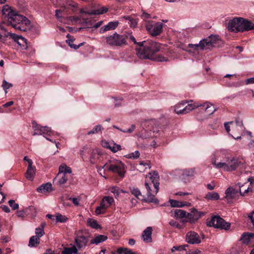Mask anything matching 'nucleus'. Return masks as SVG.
Here are the masks:
<instances>
[{"mask_svg": "<svg viewBox=\"0 0 254 254\" xmlns=\"http://www.w3.org/2000/svg\"><path fill=\"white\" fill-rule=\"evenodd\" d=\"M160 45L156 42L148 43L144 48L138 49L137 51V57L141 60L149 59L158 62L167 61V59L162 56L155 57L156 53L159 51Z\"/></svg>", "mask_w": 254, "mask_h": 254, "instance_id": "obj_1", "label": "nucleus"}, {"mask_svg": "<svg viewBox=\"0 0 254 254\" xmlns=\"http://www.w3.org/2000/svg\"><path fill=\"white\" fill-rule=\"evenodd\" d=\"M148 177L150 182H145V186L147 190L146 196H145V202H153L158 204L159 201L155 197V195L159 190V179L158 173L154 171L152 174L149 173Z\"/></svg>", "mask_w": 254, "mask_h": 254, "instance_id": "obj_2", "label": "nucleus"}, {"mask_svg": "<svg viewBox=\"0 0 254 254\" xmlns=\"http://www.w3.org/2000/svg\"><path fill=\"white\" fill-rule=\"evenodd\" d=\"M7 24L15 29L26 31L30 28V21L26 17L14 12L8 14Z\"/></svg>", "mask_w": 254, "mask_h": 254, "instance_id": "obj_3", "label": "nucleus"}, {"mask_svg": "<svg viewBox=\"0 0 254 254\" xmlns=\"http://www.w3.org/2000/svg\"><path fill=\"white\" fill-rule=\"evenodd\" d=\"M222 43V41L218 36L211 35L201 40L199 44H189L188 47L195 50L199 49L204 50L209 49L213 47H219Z\"/></svg>", "mask_w": 254, "mask_h": 254, "instance_id": "obj_4", "label": "nucleus"}, {"mask_svg": "<svg viewBox=\"0 0 254 254\" xmlns=\"http://www.w3.org/2000/svg\"><path fill=\"white\" fill-rule=\"evenodd\" d=\"M224 127L228 133H229L231 130L230 128H231L232 132L233 134L232 135V136L235 139H239L241 138V136H237V135L242 134L245 129L243 121L240 119H236L235 122L225 123Z\"/></svg>", "mask_w": 254, "mask_h": 254, "instance_id": "obj_5", "label": "nucleus"}, {"mask_svg": "<svg viewBox=\"0 0 254 254\" xmlns=\"http://www.w3.org/2000/svg\"><path fill=\"white\" fill-rule=\"evenodd\" d=\"M125 35H120L117 32L105 37L106 43L111 47H122L127 44Z\"/></svg>", "mask_w": 254, "mask_h": 254, "instance_id": "obj_6", "label": "nucleus"}, {"mask_svg": "<svg viewBox=\"0 0 254 254\" xmlns=\"http://www.w3.org/2000/svg\"><path fill=\"white\" fill-rule=\"evenodd\" d=\"M206 225L209 227H214L225 230H229L230 228V223L226 222L222 218L218 215L212 216L210 219H207Z\"/></svg>", "mask_w": 254, "mask_h": 254, "instance_id": "obj_7", "label": "nucleus"}, {"mask_svg": "<svg viewBox=\"0 0 254 254\" xmlns=\"http://www.w3.org/2000/svg\"><path fill=\"white\" fill-rule=\"evenodd\" d=\"M212 163L216 168H222L226 171H232L235 170L239 166L238 159L233 158L228 160L226 162L217 163L215 159H212Z\"/></svg>", "mask_w": 254, "mask_h": 254, "instance_id": "obj_8", "label": "nucleus"}, {"mask_svg": "<svg viewBox=\"0 0 254 254\" xmlns=\"http://www.w3.org/2000/svg\"><path fill=\"white\" fill-rule=\"evenodd\" d=\"M145 27L147 31L153 36L159 35L162 32L163 24L160 22L146 21Z\"/></svg>", "mask_w": 254, "mask_h": 254, "instance_id": "obj_9", "label": "nucleus"}, {"mask_svg": "<svg viewBox=\"0 0 254 254\" xmlns=\"http://www.w3.org/2000/svg\"><path fill=\"white\" fill-rule=\"evenodd\" d=\"M186 102L182 101V102L176 105L174 107V111L177 114H186L189 113L191 110L197 108L199 105L195 104H188L184 107L186 104Z\"/></svg>", "mask_w": 254, "mask_h": 254, "instance_id": "obj_10", "label": "nucleus"}, {"mask_svg": "<svg viewBox=\"0 0 254 254\" xmlns=\"http://www.w3.org/2000/svg\"><path fill=\"white\" fill-rule=\"evenodd\" d=\"M125 167L121 162H116L115 163L111 164L108 167V170L114 173H117L119 176L123 178L124 177Z\"/></svg>", "mask_w": 254, "mask_h": 254, "instance_id": "obj_11", "label": "nucleus"}, {"mask_svg": "<svg viewBox=\"0 0 254 254\" xmlns=\"http://www.w3.org/2000/svg\"><path fill=\"white\" fill-rule=\"evenodd\" d=\"M240 26L241 17H236L233 18L232 20L229 21L227 26V28L228 30L232 32H241V30H242V29L241 28V27Z\"/></svg>", "mask_w": 254, "mask_h": 254, "instance_id": "obj_12", "label": "nucleus"}, {"mask_svg": "<svg viewBox=\"0 0 254 254\" xmlns=\"http://www.w3.org/2000/svg\"><path fill=\"white\" fill-rule=\"evenodd\" d=\"M186 240L190 244H198L201 242V238L194 231H190L186 235Z\"/></svg>", "mask_w": 254, "mask_h": 254, "instance_id": "obj_13", "label": "nucleus"}, {"mask_svg": "<svg viewBox=\"0 0 254 254\" xmlns=\"http://www.w3.org/2000/svg\"><path fill=\"white\" fill-rule=\"evenodd\" d=\"M152 228L151 227H147L142 233L141 238L143 241L146 243H151L152 242Z\"/></svg>", "mask_w": 254, "mask_h": 254, "instance_id": "obj_14", "label": "nucleus"}, {"mask_svg": "<svg viewBox=\"0 0 254 254\" xmlns=\"http://www.w3.org/2000/svg\"><path fill=\"white\" fill-rule=\"evenodd\" d=\"M195 104L199 105L198 107H202V109L204 110L207 115H211L216 110V109L214 107V105L208 102H206L203 104Z\"/></svg>", "mask_w": 254, "mask_h": 254, "instance_id": "obj_15", "label": "nucleus"}, {"mask_svg": "<svg viewBox=\"0 0 254 254\" xmlns=\"http://www.w3.org/2000/svg\"><path fill=\"white\" fill-rule=\"evenodd\" d=\"M241 32L249 31L254 29V24L251 21L241 17Z\"/></svg>", "mask_w": 254, "mask_h": 254, "instance_id": "obj_16", "label": "nucleus"}, {"mask_svg": "<svg viewBox=\"0 0 254 254\" xmlns=\"http://www.w3.org/2000/svg\"><path fill=\"white\" fill-rule=\"evenodd\" d=\"M119 22L118 21H111L109 22L107 25H104L100 29V33L101 34L104 32L115 29L118 26Z\"/></svg>", "mask_w": 254, "mask_h": 254, "instance_id": "obj_17", "label": "nucleus"}, {"mask_svg": "<svg viewBox=\"0 0 254 254\" xmlns=\"http://www.w3.org/2000/svg\"><path fill=\"white\" fill-rule=\"evenodd\" d=\"M240 241L243 244H248L254 241V233L245 232L243 233L241 237Z\"/></svg>", "mask_w": 254, "mask_h": 254, "instance_id": "obj_18", "label": "nucleus"}, {"mask_svg": "<svg viewBox=\"0 0 254 254\" xmlns=\"http://www.w3.org/2000/svg\"><path fill=\"white\" fill-rule=\"evenodd\" d=\"M76 246L79 249L85 248L88 243L87 237L83 236H78L75 240Z\"/></svg>", "mask_w": 254, "mask_h": 254, "instance_id": "obj_19", "label": "nucleus"}, {"mask_svg": "<svg viewBox=\"0 0 254 254\" xmlns=\"http://www.w3.org/2000/svg\"><path fill=\"white\" fill-rule=\"evenodd\" d=\"M196 174L194 168L186 169L183 171L182 176L184 178L193 179Z\"/></svg>", "mask_w": 254, "mask_h": 254, "instance_id": "obj_20", "label": "nucleus"}, {"mask_svg": "<svg viewBox=\"0 0 254 254\" xmlns=\"http://www.w3.org/2000/svg\"><path fill=\"white\" fill-rule=\"evenodd\" d=\"M52 190V185L50 183L42 184L37 189V191L40 193L51 192Z\"/></svg>", "mask_w": 254, "mask_h": 254, "instance_id": "obj_21", "label": "nucleus"}, {"mask_svg": "<svg viewBox=\"0 0 254 254\" xmlns=\"http://www.w3.org/2000/svg\"><path fill=\"white\" fill-rule=\"evenodd\" d=\"M9 36H10V38L13 39L15 42H16L19 45H21V43L19 42V40L22 41L24 43H25V41H26V39H25L24 38L10 32H7V33L3 35V36H5V39Z\"/></svg>", "mask_w": 254, "mask_h": 254, "instance_id": "obj_22", "label": "nucleus"}, {"mask_svg": "<svg viewBox=\"0 0 254 254\" xmlns=\"http://www.w3.org/2000/svg\"><path fill=\"white\" fill-rule=\"evenodd\" d=\"M36 168L32 166H28L26 173V178L27 179L32 181L35 176Z\"/></svg>", "mask_w": 254, "mask_h": 254, "instance_id": "obj_23", "label": "nucleus"}, {"mask_svg": "<svg viewBox=\"0 0 254 254\" xmlns=\"http://www.w3.org/2000/svg\"><path fill=\"white\" fill-rule=\"evenodd\" d=\"M130 190L132 194L134 195L138 199L145 201V196L142 195L139 190L134 187L130 188Z\"/></svg>", "mask_w": 254, "mask_h": 254, "instance_id": "obj_24", "label": "nucleus"}, {"mask_svg": "<svg viewBox=\"0 0 254 254\" xmlns=\"http://www.w3.org/2000/svg\"><path fill=\"white\" fill-rule=\"evenodd\" d=\"M55 180L57 181L58 184L61 185L66 182L67 177L65 173H58Z\"/></svg>", "mask_w": 254, "mask_h": 254, "instance_id": "obj_25", "label": "nucleus"}, {"mask_svg": "<svg viewBox=\"0 0 254 254\" xmlns=\"http://www.w3.org/2000/svg\"><path fill=\"white\" fill-rule=\"evenodd\" d=\"M238 193V190L232 187L228 188L225 191L226 196L227 199L233 198L236 196Z\"/></svg>", "mask_w": 254, "mask_h": 254, "instance_id": "obj_26", "label": "nucleus"}, {"mask_svg": "<svg viewBox=\"0 0 254 254\" xmlns=\"http://www.w3.org/2000/svg\"><path fill=\"white\" fill-rule=\"evenodd\" d=\"M107 239V237L106 236L103 235H98L95 236L94 239L91 240L90 243L91 244H95L97 245L101 242L105 241Z\"/></svg>", "mask_w": 254, "mask_h": 254, "instance_id": "obj_27", "label": "nucleus"}, {"mask_svg": "<svg viewBox=\"0 0 254 254\" xmlns=\"http://www.w3.org/2000/svg\"><path fill=\"white\" fill-rule=\"evenodd\" d=\"M108 11V8L106 7H101L99 8L90 11V12H87V14L89 15H98L102 14L107 12Z\"/></svg>", "mask_w": 254, "mask_h": 254, "instance_id": "obj_28", "label": "nucleus"}, {"mask_svg": "<svg viewBox=\"0 0 254 254\" xmlns=\"http://www.w3.org/2000/svg\"><path fill=\"white\" fill-rule=\"evenodd\" d=\"M205 198L207 200H217L219 199L220 196L217 192H209L206 194Z\"/></svg>", "mask_w": 254, "mask_h": 254, "instance_id": "obj_29", "label": "nucleus"}, {"mask_svg": "<svg viewBox=\"0 0 254 254\" xmlns=\"http://www.w3.org/2000/svg\"><path fill=\"white\" fill-rule=\"evenodd\" d=\"M114 199L113 197L110 196H105L103 198L101 203L103 206H105L107 208L114 202Z\"/></svg>", "mask_w": 254, "mask_h": 254, "instance_id": "obj_30", "label": "nucleus"}, {"mask_svg": "<svg viewBox=\"0 0 254 254\" xmlns=\"http://www.w3.org/2000/svg\"><path fill=\"white\" fill-rule=\"evenodd\" d=\"M100 152L98 149L93 150L90 156V161L91 163L95 164L100 155Z\"/></svg>", "mask_w": 254, "mask_h": 254, "instance_id": "obj_31", "label": "nucleus"}, {"mask_svg": "<svg viewBox=\"0 0 254 254\" xmlns=\"http://www.w3.org/2000/svg\"><path fill=\"white\" fill-rule=\"evenodd\" d=\"M115 254H136L135 253L132 252L127 248H118Z\"/></svg>", "mask_w": 254, "mask_h": 254, "instance_id": "obj_32", "label": "nucleus"}, {"mask_svg": "<svg viewBox=\"0 0 254 254\" xmlns=\"http://www.w3.org/2000/svg\"><path fill=\"white\" fill-rule=\"evenodd\" d=\"M40 244V238L36 236L31 237L29 240V246L31 247H36Z\"/></svg>", "mask_w": 254, "mask_h": 254, "instance_id": "obj_33", "label": "nucleus"}, {"mask_svg": "<svg viewBox=\"0 0 254 254\" xmlns=\"http://www.w3.org/2000/svg\"><path fill=\"white\" fill-rule=\"evenodd\" d=\"M186 211L182 209H176L174 211V217L176 218H185Z\"/></svg>", "mask_w": 254, "mask_h": 254, "instance_id": "obj_34", "label": "nucleus"}, {"mask_svg": "<svg viewBox=\"0 0 254 254\" xmlns=\"http://www.w3.org/2000/svg\"><path fill=\"white\" fill-rule=\"evenodd\" d=\"M45 226V224L44 223H42L41 224L40 227L37 228L35 229L36 236L40 238L44 235L45 232L44 228Z\"/></svg>", "mask_w": 254, "mask_h": 254, "instance_id": "obj_35", "label": "nucleus"}, {"mask_svg": "<svg viewBox=\"0 0 254 254\" xmlns=\"http://www.w3.org/2000/svg\"><path fill=\"white\" fill-rule=\"evenodd\" d=\"M77 249L74 246L70 248H66L62 252L63 254H72L77 253Z\"/></svg>", "mask_w": 254, "mask_h": 254, "instance_id": "obj_36", "label": "nucleus"}, {"mask_svg": "<svg viewBox=\"0 0 254 254\" xmlns=\"http://www.w3.org/2000/svg\"><path fill=\"white\" fill-rule=\"evenodd\" d=\"M169 202L171 206L174 207H182L185 205H187V204H184L182 202L174 199H170Z\"/></svg>", "mask_w": 254, "mask_h": 254, "instance_id": "obj_37", "label": "nucleus"}, {"mask_svg": "<svg viewBox=\"0 0 254 254\" xmlns=\"http://www.w3.org/2000/svg\"><path fill=\"white\" fill-rule=\"evenodd\" d=\"M193 216L194 217L195 221L198 220L202 215H204V213L198 211L196 209L193 208L191 210Z\"/></svg>", "mask_w": 254, "mask_h": 254, "instance_id": "obj_38", "label": "nucleus"}, {"mask_svg": "<svg viewBox=\"0 0 254 254\" xmlns=\"http://www.w3.org/2000/svg\"><path fill=\"white\" fill-rule=\"evenodd\" d=\"M2 12L3 15L7 16L8 18L9 14H13L14 13V12L7 5H5L3 6Z\"/></svg>", "mask_w": 254, "mask_h": 254, "instance_id": "obj_39", "label": "nucleus"}, {"mask_svg": "<svg viewBox=\"0 0 254 254\" xmlns=\"http://www.w3.org/2000/svg\"><path fill=\"white\" fill-rule=\"evenodd\" d=\"M102 129H103V128L100 125L95 126L92 130L87 132V134L97 133Z\"/></svg>", "mask_w": 254, "mask_h": 254, "instance_id": "obj_40", "label": "nucleus"}, {"mask_svg": "<svg viewBox=\"0 0 254 254\" xmlns=\"http://www.w3.org/2000/svg\"><path fill=\"white\" fill-rule=\"evenodd\" d=\"M139 170L140 172L144 171L145 169L147 168L150 169L151 166L149 164L147 163H144L143 162H140L138 166Z\"/></svg>", "mask_w": 254, "mask_h": 254, "instance_id": "obj_41", "label": "nucleus"}, {"mask_svg": "<svg viewBox=\"0 0 254 254\" xmlns=\"http://www.w3.org/2000/svg\"><path fill=\"white\" fill-rule=\"evenodd\" d=\"M13 86L12 84L7 82L5 80H3L2 84V87L5 91V93H7V90L12 87Z\"/></svg>", "mask_w": 254, "mask_h": 254, "instance_id": "obj_42", "label": "nucleus"}, {"mask_svg": "<svg viewBox=\"0 0 254 254\" xmlns=\"http://www.w3.org/2000/svg\"><path fill=\"white\" fill-rule=\"evenodd\" d=\"M87 223H88L89 225L92 228L98 229L100 227V225L97 223V221L94 220L88 219L87 220Z\"/></svg>", "mask_w": 254, "mask_h": 254, "instance_id": "obj_43", "label": "nucleus"}, {"mask_svg": "<svg viewBox=\"0 0 254 254\" xmlns=\"http://www.w3.org/2000/svg\"><path fill=\"white\" fill-rule=\"evenodd\" d=\"M109 149L113 152H116L118 151L121 150V146L120 145L117 144L114 142H112V145L109 147Z\"/></svg>", "mask_w": 254, "mask_h": 254, "instance_id": "obj_44", "label": "nucleus"}, {"mask_svg": "<svg viewBox=\"0 0 254 254\" xmlns=\"http://www.w3.org/2000/svg\"><path fill=\"white\" fill-rule=\"evenodd\" d=\"M113 127L116 128L123 132H127L128 133H132L135 130V129L136 128L135 126L134 125H132L127 130H123V129L120 128L119 127H117L116 126H113Z\"/></svg>", "mask_w": 254, "mask_h": 254, "instance_id": "obj_45", "label": "nucleus"}, {"mask_svg": "<svg viewBox=\"0 0 254 254\" xmlns=\"http://www.w3.org/2000/svg\"><path fill=\"white\" fill-rule=\"evenodd\" d=\"M140 153L138 151H135L134 152H132L126 155L125 156L127 158L129 159H137L139 158Z\"/></svg>", "mask_w": 254, "mask_h": 254, "instance_id": "obj_46", "label": "nucleus"}, {"mask_svg": "<svg viewBox=\"0 0 254 254\" xmlns=\"http://www.w3.org/2000/svg\"><path fill=\"white\" fill-rule=\"evenodd\" d=\"M56 220L58 222L64 223L67 221V218L64 215H62L61 214H58L56 215Z\"/></svg>", "mask_w": 254, "mask_h": 254, "instance_id": "obj_47", "label": "nucleus"}, {"mask_svg": "<svg viewBox=\"0 0 254 254\" xmlns=\"http://www.w3.org/2000/svg\"><path fill=\"white\" fill-rule=\"evenodd\" d=\"M185 218L189 220V221L190 223H194L196 222L191 211L190 212V213H188L186 212Z\"/></svg>", "mask_w": 254, "mask_h": 254, "instance_id": "obj_48", "label": "nucleus"}, {"mask_svg": "<svg viewBox=\"0 0 254 254\" xmlns=\"http://www.w3.org/2000/svg\"><path fill=\"white\" fill-rule=\"evenodd\" d=\"M101 202L100 206L96 208L95 212L97 214L103 213L104 211L103 210H105L107 208L105 206H103Z\"/></svg>", "mask_w": 254, "mask_h": 254, "instance_id": "obj_49", "label": "nucleus"}, {"mask_svg": "<svg viewBox=\"0 0 254 254\" xmlns=\"http://www.w3.org/2000/svg\"><path fill=\"white\" fill-rule=\"evenodd\" d=\"M243 187H244V185H242V186H239V187H240V188H239V191H240V193H241V194L242 195H244L246 193H248V192L252 191V188H250V187H248V188H247V189H245V190L243 192L242 191V188Z\"/></svg>", "mask_w": 254, "mask_h": 254, "instance_id": "obj_50", "label": "nucleus"}, {"mask_svg": "<svg viewBox=\"0 0 254 254\" xmlns=\"http://www.w3.org/2000/svg\"><path fill=\"white\" fill-rule=\"evenodd\" d=\"M81 23L86 25L88 27L92 26V23L91 21L87 18H82Z\"/></svg>", "mask_w": 254, "mask_h": 254, "instance_id": "obj_51", "label": "nucleus"}, {"mask_svg": "<svg viewBox=\"0 0 254 254\" xmlns=\"http://www.w3.org/2000/svg\"><path fill=\"white\" fill-rule=\"evenodd\" d=\"M8 203H9V206L12 208V209L16 210L18 208L19 205L18 203H15L14 200H9Z\"/></svg>", "mask_w": 254, "mask_h": 254, "instance_id": "obj_52", "label": "nucleus"}, {"mask_svg": "<svg viewBox=\"0 0 254 254\" xmlns=\"http://www.w3.org/2000/svg\"><path fill=\"white\" fill-rule=\"evenodd\" d=\"M66 43H68V45L71 48L75 50H77L79 48V46H77L75 44H74L73 40L72 39H68L66 40Z\"/></svg>", "mask_w": 254, "mask_h": 254, "instance_id": "obj_53", "label": "nucleus"}, {"mask_svg": "<svg viewBox=\"0 0 254 254\" xmlns=\"http://www.w3.org/2000/svg\"><path fill=\"white\" fill-rule=\"evenodd\" d=\"M125 35L126 41H127V39L130 40L131 42H133L134 44L137 43V42L135 40V38L130 34L127 33L124 34Z\"/></svg>", "mask_w": 254, "mask_h": 254, "instance_id": "obj_54", "label": "nucleus"}, {"mask_svg": "<svg viewBox=\"0 0 254 254\" xmlns=\"http://www.w3.org/2000/svg\"><path fill=\"white\" fill-rule=\"evenodd\" d=\"M152 41H148V42H146L145 41H142V42H137V43H136L135 44L138 45L140 48H139V49L140 48H144V47L149 42H152ZM138 49V48L136 49V51H137V50Z\"/></svg>", "mask_w": 254, "mask_h": 254, "instance_id": "obj_55", "label": "nucleus"}, {"mask_svg": "<svg viewBox=\"0 0 254 254\" xmlns=\"http://www.w3.org/2000/svg\"><path fill=\"white\" fill-rule=\"evenodd\" d=\"M44 128L45 129H44L43 131H41L42 134L50 135L52 132L51 128L46 126L44 127Z\"/></svg>", "mask_w": 254, "mask_h": 254, "instance_id": "obj_56", "label": "nucleus"}, {"mask_svg": "<svg viewBox=\"0 0 254 254\" xmlns=\"http://www.w3.org/2000/svg\"><path fill=\"white\" fill-rule=\"evenodd\" d=\"M169 224L171 226L174 227L175 228H177L178 229L181 228V225L177 222H176L174 220H171V221H170Z\"/></svg>", "mask_w": 254, "mask_h": 254, "instance_id": "obj_57", "label": "nucleus"}, {"mask_svg": "<svg viewBox=\"0 0 254 254\" xmlns=\"http://www.w3.org/2000/svg\"><path fill=\"white\" fill-rule=\"evenodd\" d=\"M66 165L65 164L61 165L59 168V173H65L66 171Z\"/></svg>", "mask_w": 254, "mask_h": 254, "instance_id": "obj_58", "label": "nucleus"}, {"mask_svg": "<svg viewBox=\"0 0 254 254\" xmlns=\"http://www.w3.org/2000/svg\"><path fill=\"white\" fill-rule=\"evenodd\" d=\"M16 213L18 217L23 218L25 215V210L18 211Z\"/></svg>", "mask_w": 254, "mask_h": 254, "instance_id": "obj_59", "label": "nucleus"}, {"mask_svg": "<svg viewBox=\"0 0 254 254\" xmlns=\"http://www.w3.org/2000/svg\"><path fill=\"white\" fill-rule=\"evenodd\" d=\"M111 191L115 195H118L119 194V189L115 187H113L111 188Z\"/></svg>", "mask_w": 254, "mask_h": 254, "instance_id": "obj_60", "label": "nucleus"}, {"mask_svg": "<svg viewBox=\"0 0 254 254\" xmlns=\"http://www.w3.org/2000/svg\"><path fill=\"white\" fill-rule=\"evenodd\" d=\"M69 200H71L73 202V203L75 205H79V201H80V199L78 198H71V197H70L69 198Z\"/></svg>", "mask_w": 254, "mask_h": 254, "instance_id": "obj_61", "label": "nucleus"}, {"mask_svg": "<svg viewBox=\"0 0 254 254\" xmlns=\"http://www.w3.org/2000/svg\"><path fill=\"white\" fill-rule=\"evenodd\" d=\"M206 187L209 190H213L215 187V184L214 182H212L210 184H208Z\"/></svg>", "mask_w": 254, "mask_h": 254, "instance_id": "obj_62", "label": "nucleus"}, {"mask_svg": "<svg viewBox=\"0 0 254 254\" xmlns=\"http://www.w3.org/2000/svg\"><path fill=\"white\" fill-rule=\"evenodd\" d=\"M62 11L61 9H57L56 10V14L55 16L59 20H60V18H62Z\"/></svg>", "mask_w": 254, "mask_h": 254, "instance_id": "obj_63", "label": "nucleus"}, {"mask_svg": "<svg viewBox=\"0 0 254 254\" xmlns=\"http://www.w3.org/2000/svg\"><path fill=\"white\" fill-rule=\"evenodd\" d=\"M112 145V142L109 143L107 141H103L102 142V146L105 147L109 149V147Z\"/></svg>", "mask_w": 254, "mask_h": 254, "instance_id": "obj_64", "label": "nucleus"}]
</instances>
